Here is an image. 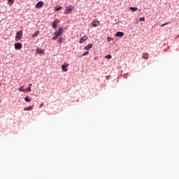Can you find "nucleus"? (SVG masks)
<instances>
[{"label":"nucleus","instance_id":"f257e3e1","mask_svg":"<svg viewBox=\"0 0 179 179\" xmlns=\"http://www.w3.org/2000/svg\"><path fill=\"white\" fill-rule=\"evenodd\" d=\"M22 37H23V31H17L15 36V41H20V40H22Z\"/></svg>","mask_w":179,"mask_h":179},{"label":"nucleus","instance_id":"f03ea898","mask_svg":"<svg viewBox=\"0 0 179 179\" xmlns=\"http://www.w3.org/2000/svg\"><path fill=\"white\" fill-rule=\"evenodd\" d=\"M73 10V7H71V6H67L64 10V13L66 14L71 13V12H72Z\"/></svg>","mask_w":179,"mask_h":179},{"label":"nucleus","instance_id":"7ed1b4c3","mask_svg":"<svg viewBox=\"0 0 179 179\" xmlns=\"http://www.w3.org/2000/svg\"><path fill=\"white\" fill-rule=\"evenodd\" d=\"M62 28L59 27L58 29V31H56L55 32V36H57V37H59V36H62Z\"/></svg>","mask_w":179,"mask_h":179},{"label":"nucleus","instance_id":"20e7f679","mask_svg":"<svg viewBox=\"0 0 179 179\" xmlns=\"http://www.w3.org/2000/svg\"><path fill=\"white\" fill-rule=\"evenodd\" d=\"M43 6H44V2L43 1H38L36 5V8H37V9H40L41 8H43Z\"/></svg>","mask_w":179,"mask_h":179},{"label":"nucleus","instance_id":"39448f33","mask_svg":"<svg viewBox=\"0 0 179 179\" xmlns=\"http://www.w3.org/2000/svg\"><path fill=\"white\" fill-rule=\"evenodd\" d=\"M92 27H99L100 26V22L99 21H94L92 22Z\"/></svg>","mask_w":179,"mask_h":179},{"label":"nucleus","instance_id":"423d86ee","mask_svg":"<svg viewBox=\"0 0 179 179\" xmlns=\"http://www.w3.org/2000/svg\"><path fill=\"white\" fill-rule=\"evenodd\" d=\"M87 38H89V37H87L86 36L81 38L79 41L80 44H82L83 43H85V41H86L87 40Z\"/></svg>","mask_w":179,"mask_h":179},{"label":"nucleus","instance_id":"0eeeda50","mask_svg":"<svg viewBox=\"0 0 179 179\" xmlns=\"http://www.w3.org/2000/svg\"><path fill=\"white\" fill-rule=\"evenodd\" d=\"M22 43H17L15 44V50H20L22 48Z\"/></svg>","mask_w":179,"mask_h":179},{"label":"nucleus","instance_id":"6e6552de","mask_svg":"<svg viewBox=\"0 0 179 179\" xmlns=\"http://www.w3.org/2000/svg\"><path fill=\"white\" fill-rule=\"evenodd\" d=\"M116 37H124V32L117 31L115 34Z\"/></svg>","mask_w":179,"mask_h":179},{"label":"nucleus","instance_id":"1a4fd4ad","mask_svg":"<svg viewBox=\"0 0 179 179\" xmlns=\"http://www.w3.org/2000/svg\"><path fill=\"white\" fill-rule=\"evenodd\" d=\"M92 47H93V44L90 43L87 46L85 47V50L86 51H89V50H90V48H92Z\"/></svg>","mask_w":179,"mask_h":179},{"label":"nucleus","instance_id":"9d476101","mask_svg":"<svg viewBox=\"0 0 179 179\" xmlns=\"http://www.w3.org/2000/svg\"><path fill=\"white\" fill-rule=\"evenodd\" d=\"M66 66H68V65H62V69L63 72H66L68 71V69L66 68Z\"/></svg>","mask_w":179,"mask_h":179},{"label":"nucleus","instance_id":"9b49d317","mask_svg":"<svg viewBox=\"0 0 179 179\" xmlns=\"http://www.w3.org/2000/svg\"><path fill=\"white\" fill-rule=\"evenodd\" d=\"M57 23H58V20H55V21H54L53 22H52V27H53V29H57V27H58L57 26Z\"/></svg>","mask_w":179,"mask_h":179},{"label":"nucleus","instance_id":"f8f14e48","mask_svg":"<svg viewBox=\"0 0 179 179\" xmlns=\"http://www.w3.org/2000/svg\"><path fill=\"white\" fill-rule=\"evenodd\" d=\"M143 59H148V58H149V54H148V53H143Z\"/></svg>","mask_w":179,"mask_h":179},{"label":"nucleus","instance_id":"ddd939ff","mask_svg":"<svg viewBox=\"0 0 179 179\" xmlns=\"http://www.w3.org/2000/svg\"><path fill=\"white\" fill-rule=\"evenodd\" d=\"M44 52V50H41V48L36 49V54H43Z\"/></svg>","mask_w":179,"mask_h":179},{"label":"nucleus","instance_id":"4468645a","mask_svg":"<svg viewBox=\"0 0 179 179\" xmlns=\"http://www.w3.org/2000/svg\"><path fill=\"white\" fill-rule=\"evenodd\" d=\"M24 111H31L33 110V106H29L24 108Z\"/></svg>","mask_w":179,"mask_h":179},{"label":"nucleus","instance_id":"2eb2a0df","mask_svg":"<svg viewBox=\"0 0 179 179\" xmlns=\"http://www.w3.org/2000/svg\"><path fill=\"white\" fill-rule=\"evenodd\" d=\"M38 34H40V31H36L34 34H32L31 37H33V38L37 37V36H38Z\"/></svg>","mask_w":179,"mask_h":179},{"label":"nucleus","instance_id":"dca6fc26","mask_svg":"<svg viewBox=\"0 0 179 179\" xmlns=\"http://www.w3.org/2000/svg\"><path fill=\"white\" fill-rule=\"evenodd\" d=\"M63 40H64V38L62 36L59 37V40L57 41L58 44H62Z\"/></svg>","mask_w":179,"mask_h":179},{"label":"nucleus","instance_id":"f3484780","mask_svg":"<svg viewBox=\"0 0 179 179\" xmlns=\"http://www.w3.org/2000/svg\"><path fill=\"white\" fill-rule=\"evenodd\" d=\"M8 5H9V6H12V4L15 2V0H8Z\"/></svg>","mask_w":179,"mask_h":179},{"label":"nucleus","instance_id":"a211bd4d","mask_svg":"<svg viewBox=\"0 0 179 179\" xmlns=\"http://www.w3.org/2000/svg\"><path fill=\"white\" fill-rule=\"evenodd\" d=\"M130 10H132V12H136V10H138V8H136V7H130Z\"/></svg>","mask_w":179,"mask_h":179},{"label":"nucleus","instance_id":"6ab92c4d","mask_svg":"<svg viewBox=\"0 0 179 179\" xmlns=\"http://www.w3.org/2000/svg\"><path fill=\"white\" fill-rule=\"evenodd\" d=\"M62 9V6H57L56 8H55V10L58 11V10H61Z\"/></svg>","mask_w":179,"mask_h":179},{"label":"nucleus","instance_id":"aec40b11","mask_svg":"<svg viewBox=\"0 0 179 179\" xmlns=\"http://www.w3.org/2000/svg\"><path fill=\"white\" fill-rule=\"evenodd\" d=\"M167 24H170V22H166V23H164V24H162L161 25V27H164V26H167Z\"/></svg>","mask_w":179,"mask_h":179},{"label":"nucleus","instance_id":"412c9836","mask_svg":"<svg viewBox=\"0 0 179 179\" xmlns=\"http://www.w3.org/2000/svg\"><path fill=\"white\" fill-rule=\"evenodd\" d=\"M19 90L20 92H26V90L23 89V86L20 87Z\"/></svg>","mask_w":179,"mask_h":179},{"label":"nucleus","instance_id":"4be33fe9","mask_svg":"<svg viewBox=\"0 0 179 179\" xmlns=\"http://www.w3.org/2000/svg\"><path fill=\"white\" fill-rule=\"evenodd\" d=\"M105 58H107L108 59H111L112 57H111V55H108L106 56Z\"/></svg>","mask_w":179,"mask_h":179},{"label":"nucleus","instance_id":"5701e85b","mask_svg":"<svg viewBox=\"0 0 179 179\" xmlns=\"http://www.w3.org/2000/svg\"><path fill=\"white\" fill-rule=\"evenodd\" d=\"M26 92H31V87H29L27 89L25 90Z\"/></svg>","mask_w":179,"mask_h":179},{"label":"nucleus","instance_id":"b1692460","mask_svg":"<svg viewBox=\"0 0 179 179\" xmlns=\"http://www.w3.org/2000/svg\"><path fill=\"white\" fill-rule=\"evenodd\" d=\"M25 101H30V99H29V96H26L24 98Z\"/></svg>","mask_w":179,"mask_h":179},{"label":"nucleus","instance_id":"393cba45","mask_svg":"<svg viewBox=\"0 0 179 179\" xmlns=\"http://www.w3.org/2000/svg\"><path fill=\"white\" fill-rule=\"evenodd\" d=\"M52 40H57L58 39V36H57V35H55L54 37L52 38Z\"/></svg>","mask_w":179,"mask_h":179},{"label":"nucleus","instance_id":"a878e982","mask_svg":"<svg viewBox=\"0 0 179 179\" xmlns=\"http://www.w3.org/2000/svg\"><path fill=\"white\" fill-rule=\"evenodd\" d=\"M140 22H145L144 17H142L140 18Z\"/></svg>","mask_w":179,"mask_h":179},{"label":"nucleus","instance_id":"bb28decb","mask_svg":"<svg viewBox=\"0 0 179 179\" xmlns=\"http://www.w3.org/2000/svg\"><path fill=\"white\" fill-rule=\"evenodd\" d=\"M85 55H89V52H85L83 55V57H85Z\"/></svg>","mask_w":179,"mask_h":179},{"label":"nucleus","instance_id":"cd10ccee","mask_svg":"<svg viewBox=\"0 0 179 179\" xmlns=\"http://www.w3.org/2000/svg\"><path fill=\"white\" fill-rule=\"evenodd\" d=\"M111 40H110V38H108V41H110Z\"/></svg>","mask_w":179,"mask_h":179},{"label":"nucleus","instance_id":"c85d7f7f","mask_svg":"<svg viewBox=\"0 0 179 179\" xmlns=\"http://www.w3.org/2000/svg\"><path fill=\"white\" fill-rule=\"evenodd\" d=\"M29 86H31V84H29Z\"/></svg>","mask_w":179,"mask_h":179},{"label":"nucleus","instance_id":"c756f323","mask_svg":"<svg viewBox=\"0 0 179 179\" xmlns=\"http://www.w3.org/2000/svg\"><path fill=\"white\" fill-rule=\"evenodd\" d=\"M178 37H179V34H178Z\"/></svg>","mask_w":179,"mask_h":179},{"label":"nucleus","instance_id":"7c9ffc66","mask_svg":"<svg viewBox=\"0 0 179 179\" xmlns=\"http://www.w3.org/2000/svg\"><path fill=\"white\" fill-rule=\"evenodd\" d=\"M0 86H1V83H0Z\"/></svg>","mask_w":179,"mask_h":179}]
</instances>
